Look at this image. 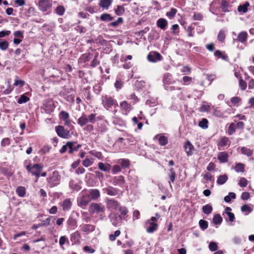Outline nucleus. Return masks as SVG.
Wrapping results in <instances>:
<instances>
[{
    "label": "nucleus",
    "mask_w": 254,
    "mask_h": 254,
    "mask_svg": "<svg viewBox=\"0 0 254 254\" xmlns=\"http://www.w3.org/2000/svg\"><path fill=\"white\" fill-rule=\"evenodd\" d=\"M26 168L29 172L37 177L35 181L37 182L40 177V174L43 169V166L39 164H35L32 166H31L30 165H27Z\"/></svg>",
    "instance_id": "1"
},
{
    "label": "nucleus",
    "mask_w": 254,
    "mask_h": 254,
    "mask_svg": "<svg viewBox=\"0 0 254 254\" xmlns=\"http://www.w3.org/2000/svg\"><path fill=\"white\" fill-rule=\"evenodd\" d=\"M48 185L50 188H53L60 184L61 177L57 171L53 172L52 175L47 178Z\"/></svg>",
    "instance_id": "2"
},
{
    "label": "nucleus",
    "mask_w": 254,
    "mask_h": 254,
    "mask_svg": "<svg viewBox=\"0 0 254 254\" xmlns=\"http://www.w3.org/2000/svg\"><path fill=\"white\" fill-rule=\"evenodd\" d=\"M105 210V206L102 204L98 203H91L88 208L90 213L100 214L104 213Z\"/></svg>",
    "instance_id": "3"
},
{
    "label": "nucleus",
    "mask_w": 254,
    "mask_h": 254,
    "mask_svg": "<svg viewBox=\"0 0 254 254\" xmlns=\"http://www.w3.org/2000/svg\"><path fill=\"white\" fill-rule=\"evenodd\" d=\"M104 107L107 109L112 108L113 106L117 105V101L111 97L106 96L102 100Z\"/></svg>",
    "instance_id": "4"
},
{
    "label": "nucleus",
    "mask_w": 254,
    "mask_h": 254,
    "mask_svg": "<svg viewBox=\"0 0 254 254\" xmlns=\"http://www.w3.org/2000/svg\"><path fill=\"white\" fill-rule=\"evenodd\" d=\"M91 198L89 194L83 195L77 200L78 205L83 209H85L89 202Z\"/></svg>",
    "instance_id": "5"
},
{
    "label": "nucleus",
    "mask_w": 254,
    "mask_h": 254,
    "mask_svg": "<svg viewBox=\"0 0 254 254\" xmlns=\"http://www.w3.org/2000/svg\"><path fill=\"white\" fill-rule=\"evenodd\" d=\"M56 130L58 135L62 138H68L69 137V131L63 126H58L56 127Z\"/></svg>",
    "instance_id": "6"
},
{
    "label": "nucleus",
    "mask_w": 254,
    "mask_h": 254,
    "mask_svg": "<svg viewBox=\"0 0 254 254\" xmlns=\"http://www.w3.org/2000/svg\"><path fill=\"white\" fill-rule=\"evenodd\" d=\"M145 227L148 233H152L157 229L158 225L156 222L147 220L145 222Z\"/></svg>",
    "instance_id": "7"
},
{
    "label": "nucleus",
    "mask_w": 254,
    "mask_h": 254,
    "mask_svg": "<svg viewBox=\"0 0 254 254\" xmlns=\"http://www.w3.org/2000/svg\"><path fill=\"white\" fill-rule=\"evenodd\" d=\"M106 202L108 209L117 210L120 206V203L113 198H106Z\"/></svg>",
    "instance_id": "8"
},
{
    "label": "nucleus",
    "mask_w": 254,
    "mask_h": 254,
    "mask_svg": "<svg viewBox=\"0 0 254 254\" xmlns=\"http://www.w3.org/2000/svg\"><path fill=\"white\" fill-rule=\"evenodd\" d=\"M38 5L41 10L46 11L52 7V4L49 0H40Z\"/></svg>",
    "instance_id": "9"
},
{
    "label": "nucleus",
    "mask_w": 254,
    "mask_h": 254,
    "mask_svg": "<svg viewBox=\"0 0 254 254\" xmlns=\"http://www.w3.org/2000/svg\"><path fill=\"white\" fill-rule=\"evenodd\" d=\"M109 217L111 223L115 226H117L121 222L122 218L117 214L112 213L109 216Z\"/></svg>",
    "instance_id": "10"
},
{
    "label": "nucleus",
    "mask_w": 254,
    "mask_h": 254,
    "mask_svg": "<svg viewBox=\"0 0 254 254\" xmlns=\"http://www.w3.org/2000/svg\"><path fill=\"white\" fill-rule=\"evenodd\" d=\"M111 182L114 186H119L123 187V185L125 183L124 177L122 176L114 177L111 181Z\"/></svg>",
    "instance_id": "11"
},
{
    "label": "nucleus",
    "mask_w": 254,
    "mask_h": 254,
    "mask_svg": "<svg viewBox=\"0 0 254 254\" xmlns=\"http://www.w3.org/2000/svg\"><path fill=\"white\" fill-rule=\"evenodd\" d=\"M161 55L157 52H151L147 56V59L149 62H156L161 60Z\"/></svg>",
    "instance_id": "12"
},
{
    "label": "nucleus",
    "mask_w": 254,
    "mask_h": 254,
    "mask_svg": "<svg viewBox=\"0 0 254 254\" xmlns=\"http://www.w3.org/2000/svg\"><path fill=\"white\" fill-rule=\"evenodd\" d=\"M103 191L106 192L108 195L111 196H115L118 194L119 190L112 186L103 189Z\"/></svg>",
    "instance_id": "13"
},
{
    "label": "nucleus",
    "mask_w": 254,
    "mask_h": 254,
    "mask_svg": "<svg viewBox=\"0 0 254 254\" xmlns=\"http://www.w3.org/2000/svg\"><path fill=\"white\" fill-rule=\"evenodd\" d=\"M184 148L188 156H191L192 155L194 146L189 140H187L185 142L184 144Z\"/></svg>",
    "instance_id": "14"
},
{
    "label": "nucleus",
    "mask_w": 254,
    "mask_h": 254,
    "mask_svg": "<svg viewBox=\"0 0 254 254\" xmlns=\"http://www.w3.org/2000/svg\"><path fill=\"white\" fill-rule=\"evenodd\" d=\"M217 158L221 163H226L228 161V154L225 151L219 152Z\"/></svg>",
    "instance_id": "15"
},
{
    "label": "nucleus",
    "mask_w": 254,
    "mask_h": 254,
    "mask_svg": "<svg viewBox=\"0 0 254 254\" xmlns=\"http://www.w3.org/2000/svg\"><path fill=\"white\" fill-rule=\"evenodd\" d=\"M120 107L122 110H124L126 112V114L129 112L132 109L131 105L128 104L126 101H124L120 103Z\"/></svg>",
    "instance_id": "16"
},
{
    "label": "nucleus",
    "mask_w": 254,
    "mask_h": 254,
    "mask_svg": "<svg viewBox=\"0 0 254 254\" xmlns=\"http://www.w3.org/2000/svg\"><path fill=\"white\" fill-rule=\"evenodd\" d=\"M89 192V195L91 199H92L93 200H96L100 196V191L97 189L91 190Z\"/></svg>",
    "instance_id": "17"
},
{
    "label": "nucleus",
    "mask_w": 254,
    "mask_h": 254,
    "mask_svg": "<svg viewBox=\"0 0 254 254\" xmlns=\"http://www.w3.org/2000/svg\"><path fill=\"white\" fill-rule=\"evenodd\" d=\"M168 24L167 21L164 18H160L157 21V25L161 29L165 30Z\"/></svg>",
    "instance_id": "18"
},
{
    "label": "nucleus",
    "mask_w": 254,
    "mask_h": 254,
    "mask_svg": "<svg viewBox=\"0 0 254 254\" xmlns=\"http://www.w3.org/2000/svg\"><path fill=\"white\" fill-rule=\"evenodd\" d=\"M88 123L87 117L85 114H83L77 120L78 124L81 127L86 125Z\"/></svg>",
    "instance_id": "19"
},
{
    "label": "nucleus",
    "mask_w": 254,
    "mask_h": 254,
    "mask_svg": "<svg viewBox=\"0 0 254 254\" xmlns=\"http://www.w3.org/2000/svg\"><path fill=\"white\" fill-rule=\"evenodd\" d=\"M248 34L245 31L241 32L237 36V40L241 43H244L247 40Z\"/></svg>",
    "instance_id": "20"
},
{
    "label": "nucleus",
    "mask_w": 254,
    "mask_h": 254,
    "mask_svg": "<svg viewBox=\"0 0 254 254\" xmlns=\"http://www.w3.org/2000/svg\"><path fill=\"white\" fill-rule=\"evenodd\" d=\"M80 238L81 237L78 231H76L71 234L70 240L74 243H77L80 242Z\"/></svg>",
    "instance_id": "21"
},
{
    "label": "nucleus",
    "mask_w": 254,
    "mask_h": 254,
    "mask_svg": "<svg viewBox=\"0 0 254 254\" xmlns=\"http://www.w3.org/2000/svg\"><path fill=\"white\" fill-rule=\"evenodd\" d=\"M95 230V226L90 224H84L82 227V230L85 233H89Z\"/></svg>",
    "instance_id": "22"
},
{
    "label": "nucleus",
    "mask_w": 254,
    "mask_h": 254,
    "mask_svg": "<svg viewBox=\"0 0 254 254\" xmlns=\"http://www.w3.org/2000/svg\"><path fill=\"white\" fill-rule=\"evenodd\" d=\"M98 166L99 168L101 171H104V172H109L111 169V166L109 164H106L105 165L102 162L98 163Z\"/></svg>",
    "instance_id": "23"
},
{
    "label": "nucleus",
    "mask_w": 254,
    "mask_h": 254,
    "mask_svg": "<svg viewBox=\"0 0 254 254\" xmlns=\"http://www.w3.org/2000/svg\"><path fill=\"white\" fill-rule=\"evenodd\" d=\"M163 82L165 85H170L173 83V82H175L174 81H172V75L170 73H166L164 75Z\"/></svg>",
    "instance_id": "24"
},
{
    "label": "nucleus",
    "mask_w": 254,
    "mask_h": 254,
    "mask_svg": "<svg viewBox=\"0 0 254 254\" xmlns=\"http://www.w3.org/2000/svg\"><path fill=\"white\" fill-rule=\"evenodd\" d=\"M111 3V0H100L99 5L104 8L108 9Z\"/></svg>",
    "instance_id": "25"
},
{
    "label": "nucleus",
    "mask_w": 254,
    "mask_h": 254,
    "mask_svg": "<svg viewBox=\"0 0 254 254\" xmlns=\"http://www.w3.org/2000/svg\"><path fill=\"white\" fill-rule=\"evenodd\" d=\"M16 192L19 196L24 197L26 194V189L25 187L20 186L16 189Z\"/></svg>",
    "instance_id": "26"
},
{
    "label": "nucleus",
    "mask_w": 254,
    "mask_h": 254,
    "mask_svg": "<svg viewBox=\"0 0 254 254\" xmlns=\"http://www.w3.org/2000/svg\"><path fill=\"white\" fill-rule=\"evenodd\" d=\"M114 19L110 14L104 13L100 16V20L102 21H110Z\"/></svg>",
    "instance_id": "27"
},
{
    "label": "nucleus",
    "mask_w": 254,
    "mask_h": 254,
    "mask_svg": "<svg viewBox=\"0 0 254 254\" xmlns=\"http://www.w3.org/2000/svg\"><path fill=\"white\" fill-rule=\"evenodd\" d=\"M71 206V202L69 199H66L64 200L63 204V207L64 210H69Z\"/></svg>",
    "instance_id": "28"
},
{
    "label": "nucleus",
    "mask_w": 254,
    "mask_h": 254,
    "mask_svg": "<svg viewBox=\"0 0 254 254\" xmlns=\"http://www.w3.org/2000/svg\"><path fill=\"white\" fill-rule=\"evenodd\" d=\"M212 207L210 204H206L202 207V211L204 213L208 215L211 213Z\"/></svg>",
    "instance_id": "29"
},
{
    "label": "nucleus",
    "mask_w": 254,
    "mask_h": 254,
    "mask_svg": "<svg viewBox=\"0 0 254 254\" xmlns=\"http://www.w3.org/2000/svg\"><path fill=\"white\" fill-rule=\"evenodd\" d=\"M228 180V177L226 175H221L219 176L217 180V183L219 185L224 184Z\"/></svg>",
    "instance_id": "30"
},
{
    "label": "nucleus",
    "mask_w": 254,
    "mask_h": 254,
    "mask_svg": "<svg viewBox=\"0 0 254 254\" xmlns=\"http://www.w3.org/2000/svg\"><path fill=\"white\" fill-rule=\"evenodd\" d=\"M222 221V218L219 214L214 215L213 222L215 225L220 224Z\"/></svg>",
    "instance_id": "31"
},
{
    "label": "nucleus",
    "mask_w": 254,
    "mask_h": 254,
    "mask_svg": "<svg viewBox=\"0 0 254 254\" xmlns=\"http://www.w3.org/2000/svg\"><path fill=\"white\" fill-rule=\"evenodd\" d=\"M241 152L242 154L247 155V156H251L253 154L252 151L246 147L241 148Z\"/></svg>",
    "instance_id": "32"
},
{
    "label": "nucleus",
    "mask_w": 254,
    "mask_h": 254,
    "mask_svg": "<svg viewBox=\"0 0 254 254\" xmlns=\"http://www.w3.org/2000/svg\"><path fill=\"white\" fill-rule=\"evenodd\" d=\"M56 13L59 15H63L65 12V8L63 5H59L55 9Z\"/></svg>",
    "instance_id": "33"
},
{
    "label": "nucleus",
    "mask_w": 254,
    "mask_h": 254,
    "mask_svg": "<svg viewBox=\"0 0 254 254\" xmlns=\"http://www.w3.org/2000/svg\"><path fill=\"white\" fill-rule=\"evenodd\" d=\"M177 10L176 9L174 8H171L169 11H168L166 13V15L170 19H172L175 16Z\"/></svg>",
    "instance_id": "34"
},
{
    "label": "nucleus",
    "mask_w": 254,
    "mask_h": 254,
    "mask_svg": "<svg viewBox=\"0 0 254 254\" xmlns=\"http://www.w3.org/2000/svg\"><path fill=\"white\" fill-rule=\"evenodd\" d=\"M235 170L237 172H243L245 170V166L242 163H237L235 167Z\"/></svg>",
    "instance_id": "35"
},
{
    "label": "nucleus",
    "mask_w": 254,
    "mask_h": 254,
    "mask_svg": "<svg viewBox=\"0 0 254 254\" xmlns=\"http://www.w3.org/2000/svg\"><path fill=\"white\" fill-rule=\"evenodd\" d=\"M69 187L73 190H79L81 187L76 183L74 182V181H70L69 182Z\"/></svg>",
    "instance_id": "36"
},
{
    "label": "nucleus",
    "mask_w": 254,
    "mask_h": 254,
    "mask_svg": "<svg viewBox=\"0 0 254 254\" xmlns=\"http://www.w3.org/2000/svg\"><path fill=\"white\" fill-rule=\"evenodd\" d=\"M236 198V194L234 192H230L229 194L224 197V200L226 202H229L231 200V198L235 199Z\"/></svg>",
    "instance_id": "37"
},
{
    "label": "nucleus",
    "mask_w": 254,
    "mask_h": 254,
    "mask_svg": "<svg viewBox=\"0 0 254 254\" xmlns=\"http://www.w3.org/2000/svg\"><path fill=\"white\" fill-rule=\"evenodd\" d=\"M208 121L206 119L203 118L199 123V126L203 129H206L208 127Z\"/></svg>",
    "instance_id": "38"
},
{
    "label": "nucleus",
    "mask_w": 254,
    "mask_h": 254,
    "mask_svg": "<svg viewBox=\"0 0 254 254\" xmlns=\"http://www.w3.org/2000/svg\"><path fill=\"white\" fill-rule=\"evenodd\" d=\"M29 100V98L25 95L24 94L22 95L18 100L17 102L19 104L25 103Z\"/></svg>",
    "instance_id": "39"
},
{
    "label": "nucleus",
    "mask_w": 254,
    "mask_h": 254,
    "mask_svg": "<svg viewBox=\"0 0 254 254\" xmlns=\"http://www.w3.org/2000/svg\"><path fill=\"white\" fill-rule=\"evenodd\" d=\"M115 11L117 15H121L125 12V8L123 6L118 5Z\"/></svg>",
    "instance_id": "40"
},
{
    "label": "nucleus",
    "mask_w": 254,
    "mask_h": 254,
    "mask_svg": "<svg viewBox=\"0 0 254 254\" xmlns=\"http://www.w3.org/2000/svg\"><path fill=\"white\" fill-rule=\"evenodd\" d=\"M159 143L162 146L165 145L168 143V139L165 136H161L159 138Z\"/></svg>",
    "instance_id": "41"
},
{
    "label": "nucleus",
    "mask_w": 254,
    "mask_h": 254,
    "mask_svg": "<svg viewBox=\"0 0 254 254\" xmlns=\"http://www.w3.org/2000/svg\"><path fill=\"white\" fill-rule=\"evenodd\" d=\"M199 225L201 229L203 230H205L208 227V223L204 220H200L199 221Z\"/></svg>",
    "instance_id": "42"
},
{
    "label": "nucleus",
    "mask_w": 254,
    "mask_h": 254,
    "mask_svg": "<svg viewBox=\"0 0 254 254\" xmlns=\"http://www.w3.org/2000/svg\"><path fill=\"white\" fill-rule=\"evenodd\" d=\"M169 178L172 182H174L176 178V173L173 168L169 170Z\"/></svg>",
    "instance_id": "43"
},
{
    "label": "nucleus",
    "mask_w": 254,
    "mask_h": 254,
    "mask_svg": "<svg viewBox=\"0 0 254 254\" xmlns=\"http://www.w3.org/2000/svg\"><path fill=\"white\" fill-rule=\"evenodd\" d=\"M123 22V19L122 17H119L117 21L111 22L109 24V26L112 27H116L119 24L122 23Z\"/></svg>",
    "instance_id": "44"
},
{
    "label": "nucleus",
    "mask_w": 254,
    "mask_h": 254,
    "mask_svg": "<svg viewBox=\"0 0 254 254\" xmlns=\"http://www.w3.org/2000/svg\"><path fill=\"white\" fill-rule=\"evenodd\" d=\"M229 142H230V141H229V139L228 137H223L221 138V139L220 141V143H219V145L221 147H223V146L227 145L228 144Z\"/></svg>",
    "instance_id": "45"
},
{
    "label": "nucleus",
    "mask_w": 254,
    "mask_h": 254,
    "mask_svg": "<svg viewBox=\"0 0 254 254\" xmlns=\"http://www.w3.org/2000/svg\"><path fill=\"white\" fill-rule=\"evenodd\" d=\"M236 126L235 124L232 123L230 124L228 130V133L229 135L232 134L236 130Z\"/></svg>",
    "instance_id": "46"
},
{
    "label": "nucleus",
    "mask_w": 254,
    "mask_h": 254,
    "mask_svg": "<svg viewBox=\"0 0 254 254\" xmlns=\"http://www.w3.org/2000/svg\"><path fill=\"white\" fill-rule=\"evenodd\" d=\"M225 34L224 31L220 30L218 34V40L220 42H223L225 39Z\"/></svg>",
    "instance_id": "47"
},
{
    "label": "nucleus",
    "mask_w": 254,
    "mask_h": 254,
    "mask_svg": "<svg viewBox=\"0 0 254 254\" xmlns=\"http://www.w3.org/2000/svg\"><path fill=\"white\" fill-rule=\"evenodd\" d=\"M8 47V43L6 41H0V49L1 50H5Z\"/></svg>",
    "instance_id": "48"
},
{
    "label": "nucleus",
    "mask_w": 254,
    "mask_h": 254,
    "mask_svg": "<svg viewBox=\"0 0 254 254\" xmlns=\"http://www.w3.org/2000/svg\"><path fill=\"white\" fill-rule=\"evenodd\" d=\"M121 234V232L120 230H116L115 232H114V234H111L109 236V239L112 241H114L116 237H118Z\"/></svg>",
    "instance_id": "49"
},
{
    "label": "nucleus",
    "mask_w": 254,
    "mask_h": 254,
    "mask_svg": "<svg viewBox=\"0 0 254 254\" xmlns=\"http://www.w3.org/2000/svg\"><path fill=\"white\" fill-rule=\"evenodd\" d=\"M124 82L120 79H118L115 83V87L117 90L121 89L123 86Z\"/></svg>",
    "instance_id": "50"
},
{
    "label": "nucleus",
    "mask_w": 254,
    "mask_h": 254,
    "mask_svg": "<svg viewBox=\"0 0 254 254\" xmlns=\"http://www.w3.org/2000/svg\"><path fill=\"white\" fill-rule=\"evenodd\" d=\"M209 249L212 252L216 251L218 249V246L215 242H211L209 245Z\"/></svg>",
    "instance_id": "51"
},
{
    "label": "nucleus",
    "mask_w": 254,
    "mask_h": 254,
    "mask_svg": "<svg viewBox=\"0 0 254 254\" xmlns=\"http://www.w3.org/2000/svg\"><path fill=\"white\" fill-rule=\"evenodd\" d=\"M239 185L241 187H246L248 185V181L245 178H241L239 181Z\"/></svg>",
    "instance_id": "52"
},
{
    "label": "nucleus",
    "mask_w": 254,
    "mask_h": 254,
    "mask_svg": "<svg viewBox=\"0 0 254 254\" xmlns=\"http://www.w3.org/2000/svg\"><path fill=\"white\" fill-rule=\"evenodd\" d=\"M25 84V81L22 80H18L17 77H16V78L14 81V85L15 86H20V87H22Z\"/></svg>",
    "instance_id": "53"
},
{
    "label": "nucleus",
    "mask_w": 254,
    "mask_h": 254,
    "mask_svg": "<svg viewBox=\"0 0 254 254\" xmlns=\"http://www.w3.org/2000/svg\"><path fill=\"white\" fill-rule=\"evenodd\" d=\"M60 117H61V118L63 120H67L68 119H69V114L65 111H62L61 113H60Z\"/></svg>",
    "instance_id": "54"
},
{
    "label": "nucleus",
    "mask_w": 254,
    "mask_h": 254,
    "mask_svg": "<svg viewBox=\"0 0 254 254\" xmlns=\"http://www.w3.org/2000/svg\"><path fill=\"white\" fill-rule=\"evenodd\" d=\"M96 114H91L87 117V121L88 123H94L96 122L95 117Z\"/></svg>",
    "instance_id": "55"
},
{
    "label": "nucleus",
    "mask_w": 254,
    "mask_h": 254,
    "mask_svg": "<svg viewBox=\"0 0 254 254\" xmlns=\"http://www.w3.org/2000/svg\"><path fill=\"white\" fill-rule=\"evenodd\" d=\"M183 81L184 85H188L192 81V78L190 76H185L183 78Z\"/></svg>",
    "instance_id": "56"
},
{
    "label": "nucleus",
    "mask_w": 254,
    "mask_h": 254,
    "mask_svg": "<svg viewBox=\"0 0 254 254\" xmlns=\"http://www.w3.org/2000/svg\"><path fill=\"white\" fill-rule=\"evenodd\" d=\"M214 55L218 58L225 59L226 57L224 55L223 53L220 51L217 50L215 52Z\"/></svg>",
    "instance_id": "57"
},
{
    "label": "nucleus",
    "mask_w": 254,
    "mask_h": 254,
    "mask_svg": "<svg viewBox=\"0 0 254 254\" xmlns=\"http://www.w3.org/2000/svg\"><path fill=\"white\" fill-rule=\"evenodd\" d=\"M93 163V161H91L89 159L86 158L82 161V165L85 167H88L91 166Z\"/></svg>",
    "instance_id": "58"
},
{
    "label": "nucleus",
    "mask_w": 254,
    "mask_h": 254,
    "mask_svg": "<svg viewBox=\"0 0 254 254\" xmlns=\"http://www.w3.org/2000/svg\"><path fill=\"white\" fill-rule=\"evenodd\" d=\"M239 86L242 90H244L247 88V83L243 79H240L239 80Z\"/></svg>",
    "instance_id": "59"
},
{
    "label": "nucleus",
    "mask_w": 254,
    "mask_h": 254,
    "mask_svg": "<svg viewBox=\"0 0 254 254\" xmlns=\"http://www.w3.org/2000/svg\"><path fill=\"white\" fill-rule=\"evenodd\" d=\"M193 18L195 20H201L203 19V15L200 13L195 12Z\"/></svg>",
    "instance_id": "60"
},
{
    "label": "nucleus",
    "mask_w": 254,
    "mask_h": 254,
    "mask_svg": "<svg viewBox=\"0 0 254 254\" xmlns=\"http://www.w3.org/2000/svg\"><path fill=\"white\" fill-rule=\"evenodd\" d=\"M241 100V99L238 97H234L231 99V102L235 105L239 104Z\"/></svg>",
    "instance_id": "61"
},
{
    "label": "nucleus",
    "mask_w": 254,
    "mask_h": 254,
    "mask_svg": "<svg viewBox=\"0 0 254 254\" xmlns=\"http://www.w3.org/2000/svg\"><path fill=\"white\" fill-rule=\"evenodd\" d=\"M119 211L121 212V214L123 215H125L128 212V210L126 207L125 206H121L119 207Z\"/></svg>",
    "instance_id": "62"
},
{
    "label": "nucleus",
    "mask_w": 254,
    "mask_h": 254,
    "mask_svg": "<svg viewBox=\"0 0 254 254\" xmlns=\"http://www.w3.org/2000/svg\"><path fill=\"white\" fill-rule=\"evenodd\" d=\"M248 10V8L246 7L245 5H240L238 6V11L239 12H243V13H246Z\"/></svg>",
    "instance_id": "63"
},
{
    "label": "nucleus",
    "mask_w": 254,
    "mask_h": 254,
    "mask_svg": "<svg viewBox=\"0 0 254 254\" xmlns=\"http://www.w3.org/2000/svg\"><path fill=\"white\" fill-rule=\"evenodd\" d=\"M250 197V194L249 192H244L242 193L241 198L243 200H246L248 199Z\"/></svg>",
    "instance_id": "64"
}]
</instances>
